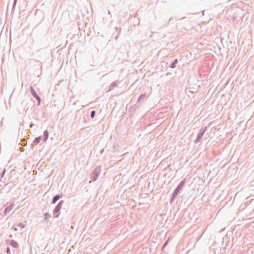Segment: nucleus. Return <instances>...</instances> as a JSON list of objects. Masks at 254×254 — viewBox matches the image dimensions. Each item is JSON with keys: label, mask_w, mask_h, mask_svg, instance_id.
Instances as JSON below:
<instances>
[{"label": "nucleus", "mask_w": 254, "mask_h": 254, "mask_svg": "<svg viewBox=\"0 0 254 254\" xmlns=\"http://www.w3.org/2000/svg\"><path fill=\"white\" fill-rule=\"evenodd\" d=\"M27 104L28 102L26 100H24L21 102V105L23 106L24 108Z\"/></svg>", "instance_id": "obj_16"}, {"label": "nucleus", "mask_w": 254, "mask_h": 254, "mask_svg": "<svg viewBox=\"0 0 254 254\" xmlns=\"http://www.w3.org/2000/svg\"><path fill=\"white\" fill-rule=\"evenodd\" d=\"M17 226L21 228H24L25 227V225L23 223H19Z\"/></svg>", "instance_id": "obj_20"}, {"label": "nucleus", "mask_w": 254, "mask_h": 254, "mask_svg": "<svg viewBox=\"0 0 254 254\" xmlns=\"http://www.w3.org/2000/svg\"><path fill=\"white\" fill-rule=\"evenodd\" d=\"M74 97V95H72L71 96H70V100L69 101L70 102H71L72 101V99H73V98Z\"/></svg>", "instance_id": "obj_24"}, {"label": "nucleus", "mask_w": 254, "mask_h": 254, "mask_svg": "<svg viewBox=\"0 0 254 254\" xmlns=\"http://www.w3.org/2000/svg\"><path fill=\"white\" fill-rule=\"evenodd\" d=\"M137 108H138L137 106L135 104L132 105L131 106V107L129 109L128 112L130 114H133Z\"/></svg>", "instance_id": "obj_9"}, {"label": "nucleus", "mask_w": 254, "mask_h": 254, "mask_svg": "<svg viewBox=\"0 0 254 254\" xmlns=\"http://www.w3.org/2000/svg\"><path fill=\"white\" fill-rule=\"evenodd\" d=\"M30 90L32 95L37 100L38 105H39L41 101L40 96L37 94L32 86H30Z\"/></svg>", "instance_id": "obj_5"}, {"label": "nucleus", "mask_w": 254, "mask_h": 254, "mask_svg": "<svg viewBox=\"0 0 254 254\" xmlns=\"http://www.w3.org/2000/svg\"><path fill=\"white\" fill-rule=\"evenodd\" d=\"M6 253H7V254H10V250L9 247H7L6 248Z\"/></svg>", "instance_id": "obj_23"}, {"label": "nucleus", "mask_w": 254, "mask_h": 254, "mask_svg": "<svg viewBox=\"0 0 254 254\" xmlns=\"http://www.w3.org/2000/svg\"><path fill=\"white\" fill-rule=\"evenodd\" d=\"M119 82H120L119 81L117 80V81H114L113 83H112L111 84V85H110L107 92H110V91H112L114 88L117 87Z\"/></svg>", "instance_id": "obj_6"}, {"label": "nucleus", "mask_w": 254, "mask_h": 254, "mask_svg": "<svg viewBox=\"0 0 254 254\" xmlns=\"http://www.w3.org/2000/svg\"><path fill=\"white\" fill-rule=\"evenodd\" d=\"M51 217V216L48 213H45L44 214V220L45 221H46L47 219L48 218V217Z\"/></svg>", "instance_id": "obj_18"}, {"label": "nucleus", "mask_w": 254, "mask_h": 254, "mask_svg": "<svg viewBox=\"0 0 254 254\" xmlns=\"http://www.w3.org/2000/svg\"><path fill=\"white\" fill-rule=\"evenodd\" d=\"M167 241H166V242L164 243V245H163V247H165V246H166V245H167Z\"/></svg>", "instance_id": "obj_26"}, {"label": "nucleus", "mask_w": 254, "mask_h": 254, "mask_svg": "<svg viewBox=\"0 0 254 254\" xmlns=\"http://www.w3.org/2000/svg\"><path fill=\"white\" fill-rule=\"evenodd\" d=\"M178 63V61L177 59H175L174 61L170 65V67L171 68H174L176 66V64Z\"/></svg>", "instance_id": "obj_14"}, {"label": "nucleus", "mask_w": 254, "mask_h": 254, "mask_svg": "<svg viewBox=\"0 0 254 254\" xmlns=\"http://www.w3.org/2000/svg\"><path fill=\"white\" fill-rule=\"evenodd\" d=\"M64 202V200H60L54 209L53 214L55 215V217L56 218H57L59 216L60 214V210Z\"/></svg>", "instance_id": "obj_3"}, {"label": "nucleus", "mask_w": 254, "mask_h": 254, "mask_svg": "<svg viewBox=\"0 0 254 254\" xmlns=\"http://www.w3.org/2000/svg\"><path fill=\"white\" fill-rule=\"evenodd\" d=\"M12 186L9 184H5L3 186V189H5L7 190V192H8L11 189Z\"/></svg>", "instance_id": "obj_12"}, {"label": "nucleus", "mask_w": 254, "mask_h": 254, "mask_svg": "<svg viewBox=\"0 0 254 254\" xmlns=\"http://www.w3.org/2000/svg\"><path fill=\"white\" fill-rule=\"evenodd\" d=\"M207 127H202L200 128V129L197 135V137H196V139L194 140V143H196L199 141V140L201 138V137L204 134V133L206 131V130H207Z\"/></svg>", "instance_id": "obj_4"}, {"label": "nucleus", "mask_w": 254, "mask_h": 254, "mask_svg": "<svg viewBox=\"0 0 254 254\" xmlns=\"http://www.w3.org/2000/svg\"><path fill=\"white\" fill-rule=\"evenodd\" d=\"M43 134H44V137L42 139L44 142H46L47 140L48 137H49V132H48V130H45L44 131Z\"/></svg>", "instance_id": "obj_11"}, {"label": "nucleus", "mask_w": 254, "mask_h": 254, "mask_svg": "<svg viewBox=\"0 0 254 254\" xmlns=\"http://www.w3.org/2000/svg\"><path fill=\"white\" fill-rule=\"evenodd\" d=\"M14 204L12 203L10 205L7 206L5 208L4 210V214L5 215L7 214V213H9L11 211L12 208L14 207Z\"/></svg>", "instance_id": "obj_7"}, {"label": "nucleus", "mask_w": 254, "mask_h": 254, "mask_svg": "<svg viewBox=\"0 0 254 254\" xmlns=\"http://www.w3.org/2000/svg\"><path fill=\"white\" fill-rule=\"evenodd\" d=\"M42 139V136H38V137H36L34 141H33V143L35 144V145H37V144H38L40 142V140L41 139Z\"/></svg>", "instance_id": "obj_13"}, {"label": "nucleus", "mask_w": 254, "mask_h": 254, "mask_svg": "<svg viewBox=\"0 0 254 254\" xmlns=\"http://www.w3.org/2000/svg\"><path fill=\"white\" fill-rule=\"evenodd\" d=\"M63 195L62 193H59L54 196L52 199V203H55L58 200L63 197Z\"/></svg>", "instance_id": "obj_8"}, {"label": "nucleus", "mask_w": 254, "mask_h": 254, "mask_svg": "<svg viewBox=\"0 0 254 254\" xmlns=\"http://www.w3.org/2000/svg\"><path fill=\"white\" fill-rule=\"evenodd\" d=\"M16 1H17V0H14V2H13V6H12V11H13L15 8V6L16 5Z\"/></svg>", "instance_id": "obj_21"}, {"label": "nucleus", "mask_w": 254, "mask_h": 254, "mask_svg": "<svg viewBox=\"0 0 254 254\" xmlns=\"http://www.w3.org/2000/svg\"><path fill=\"white\" fill-rule=\"evenodd\" d=\"M100 173V168L99 166L96 167L91 174L90 178L91 180L95 182L98 179Z\"/></svg>", "instance_id": "obj_2"}, {"label": "nucleus", "mask_w": 254, "mask_h": 254, "mask_svg": "<svg viewBox=\"0 0 254 254\" xmlns=\"http://www.w3.org/2000/svg\"><path fill=\"white\" fill-rule=\"evenodd\" d=\"M96 114L95 111H92L90 114V117L92 119H93L95 117Z\"/></svg>", "instance_id": "obj_17"}, {"label": "nucleus", "mask_w": 254, "mask_h": 254, "mask_svg": "<svg viewBox=\"0 0 254 254\" xmlns=\"http://www.w3.org/2000/svg\"><path fill=\"white\" fill-rule=\"evenodd\" d=\"M109 14L111 15V12L109 10Z\"/></svg>", "instance_id": "obj_27"}, {"label": "nucleus", "mask_w": 254, "mask_h": 254, "mask_svg": "<svg viewBox=\"0 0 254 254\" xmlns=\"http://www.w3.org/2000/svg\"><path fill=\"white\" fill-rule=\"evenodd\" d=\"M121 28H120V30L119 32V33L115 36V39L117 40L118 39V36L121 33Z\"/></svg>", "instance_id": "obj_22"}, {"label": "nucleus", "mask_w": 254, "mask_h": 254, "mask_svg": "<svg viewBox=\"0 0 254 254\" xmlns=\"http://www.w3.org/2000/svg\"><path fill=\"white\" fill-rule=\"evenodd\" d=\"M104 149H101V150H100V153L101 154H102V153L104 152Z\"/></svg>", "instance_id": "obj_25"}, {"label": "nucleus", "mask_w": 254, "mask_h": 254, "mask_svg": "<svg viewBox=\"0 0 254 254\" xmlns=\"http://www.w3.org/2000/svg\"><path fill=\"white\" fill-rule=\"evenodd\" d=\"M5 172V169H4L3 171L0 174V176L1 178L4 176Z\"/></svg>", "instance_id": "obj_19"}, {"label": "nucleus", "mask_w": 254, "mask_h": 254, "mask_svg": "<svg viewBox=\"0 0 254 254\" xmlns=\"http://www.w3.org/2000/svg\"><path fill=\"white\" fill-rule=\"evenodd\" d=\"M44 254V253H42V254Z\"/></svg>", "instance_id": "obj_28"}, {"label": "nucleus", "mask_w": 254, "mask_h": 254, "mask_svg": "<svg viewBox=\"0 0 254 254\" xmlns=\"http://www.w3.org/2000/svg\"><path fill=\"white\" fill-rule=\"evenodd\" d=\"M9 242L10 245L13 248H17L18 247V244L15 240H11L9 241Z\"/></svg>", "instance_id": "obj_10"}, {"label": "nucleus", "mask_w": 254, "mask_h": 254, "mask_svg": "<svg viewBox=\"0 0 254 254\" xmlns=\"http://www.w3.org/2000/svg\"><path fill=\"white\" fill-rule=\"evenodd\" d=\"M146 97V94H141L139 96V97L138 98L137 101V103H139L141 100H142L143 99H145Z\"/></svg>", "instance_id": "obj_15"}, {"label": "nucleus", "mask_w": 254, "mask_h": 254, "mask_svg": "<svg viewBox=\"0 0 254 254\" xmlns=\"http://www.w3.org/2000/svg\"><path fill=\"white\" fill-rule=\"evenodd\" d=\"M186 183V179L183 180L178 185V186L177 187V188L174 190L172 196L171 198L170 202H173L175 198H176L177 195L178 194L179 192H180V190L182 189V187L184 186Z\"/></svg>", "instance_id": "obj_1"}]
</instances>
